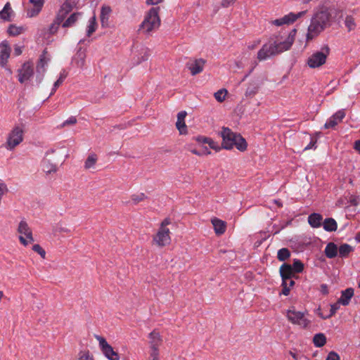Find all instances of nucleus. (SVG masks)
<instances>
[{
	"instance_id": "obj_17",
	"label": "nucleus",
	"mask_w": 360,
	"mask_h": 360,
	"mask_svg": "<svg viewBox=\"0 0 360 360\" xmlns=\"http://www.w3.org/2000/svg\"><path fill=\"white\" fill-rule=\"evenodd\" d=\"M205 63V60L202 58L196 59L188 63V67L191 71V75H195L201 72L203 70Z\"/></svg>"
},
{
	"instance_id": "obj_23",
	"label": "nucleus",
	"mask_w": 360,
	"mask_h": 360,
	"mask_svg": "<svg viewBox=\"0 0 360 360\" xmlns=\"http://www.w3.org/2000/svg\"><path fill=\"white\" fill-rule=\"evenodd\" d=\"M354 295V290L352 288H347L342 292L341 297L338 299L339 303L344 306L349 304V301Z\"/></svg>"
},
{
	"instance_id": "obj_59",
	"label": "nucleus",
	"mask_w": 360,
	"mask_h": 360,
	"mask_svg": "<svg viewBox=\"0 0 360 360\" xmlns=\"http://www.w3.org/2000/svg\"><path fill=\"white\" fill-rule=\"evenodd\" d=\"M259 44H260V40H257V41H254L252 44L248 45V48L250 50H252V49H255Z\"/></svg>"
},
{
	"instance_id": "obj_41",
	"label": "nucleus",
	"mask_w": 360,
	"mask_h": 360,
	"mask_svg": "<svg viewBox=\"0 0 360 360\" xmlns=\"http://www.w3.org/2000/svg\"><path fill=\"white\" fill-rule=\"evenodd\" d=\"M96 17L93 16L89 20V25H88L87 29V35L90 36L93 32L96 31Z\"/></svg>"
},
{
	"instance_id": "obj_46",
	"label": "nucleus",
	"mask_w": 360,
	"mask_h": 360,
	"mask_svg": "<svg viewBox=\"0 0 360 360\" xmlns=\"http://www.w3.org/2000/svg\"><path fill=\"white\" fill-rule=\"evenodd\" d=\"M340 304H341V303H339V301L338 300L336 303L330 305V314L327 316V318L331 317L336 313V311L340 308ZM325 319H326V317Z\"/></svg>"
},
{
	"instance_id": "obj_19",
	"label": "nucleus",
	"mask_w": 360,
	"mask_h": 360,
	"mask_svg": "<svg viewBox=\"0 0 360 360\" xmlns=\"http://www.w3.org/2000/svg\"><path fill=\"white\" fill-rule=\"evenodd\" d=\"M186 115L187 112L186 111H181L177 115L176 127L181 134H186L187 133V127L184 120Z\"/></svg>"
},
{
	"instance_id": "obj_56",
	"label": "nucleus",
	"mask_w": 360,
	"mask_h": 360,
	"mask_svg": "<svg viewBox=\"0 0 360 360\" xmlns=\"http://www.w3.org/2000/svg\"><path fill=\"white\" fill-rule=\"evenodd\" d=\"M195 140L199 143H207L210 138L205 136H198L195 138Z\"/></svg>"
},
{
	"instance_id": "obj_25",
	"label": "nucleus",
	"mask_w": 360,
	"mask_h": 360,
	"mask_svg": "<svg viewBox=\"0 0 360 360\" xmlns=\"http://www.w3.org/2000/svg\"><path fill=\"white\" fill-rule=\"evenodd\" d=\"M324 252L328 258L332 259L338 255V248L336 244L331 242L326 245Z\"/></svg>"
},
{
	"instance_id": "obj_7",
	"label": "nucleus",
	"mask_w": 360,
	"mask_h": 360,
	"mask_svg": "<svg viewBox=\"0 0 360 360\" xmlns=\"http://www.w3.org/2000/svg\"><path fill=\"white\" fill-rule=\"evenodd\" d=\"M17 231L20 234L19 240L22 245L27 246L34 241L32 229L26 221L21 220L19 222Z\"/></svg>"
},
{
	"instance_id": "obj_6",
	"label": "nucleus",
	"mask_w": 360,
	"mask_h": 360,
	"mask_svg": "<svg viewBox=\"0 0 360 360\" xmlns=\"http://www.w3.org/2000/svg\"><path fill=\"white\" fill-rule=\"evenodd\" d=\"M286 317L290 323L302 328H308L311 323L310 320L305 316V313L296 310L294 307L287 310Z\"/></svg>"
},
{
	"instance_id": "obj_13",
	"label": "nucleus",
	"mask_w": 360,
	"mask_h": 360,
	"mask_svg": "<svg viewBox=\"0 0 360 360\" xmlns=\"http://www.w3.org/2000/svg\"><path fill=\"white\" fill-rule=\"evenodd\" d=\"M33 75V68L30 63H25L18 70V81L24 83L28 81Z\"/></svg>"
},
{
	"instance_id": "obj_62",
	"label": "nucleus",
	"mask_w": 360,
	"mask_h": 360,
	"mask_svg": "<svg viewBox=\"0 0 360 360\" xmlns=\"http://www.w3.org/2000/svg\"><path fill=\"white\" fill-rule=\"evenodd\" d=\"M354 148L360 153V139L354 142Z\"/></svg>"
},
{
	"instance_id": "obj_34",
	"label": "nucleus",
	"mask_w": 360,
	"mask_h": 360,
	"mask_svg": "<svg viewBox=\"0 0 360 360\" xmlns=\"http://www.w3.org/2000/svg\"><path fill=\"white\" fill-rule=\"evenodd\" d=\"M259 90V86L255 84H250L245 91V96L252 98Z\"/></svg>"
},
{
	"instance_id": "obj_28",
	"label": "nucleus",
	"mask_w": 360,
	"mask_h": 360,
	"mask_svg": "<svg viewBox=\"0 0 360 360\" xmlns=\"http://www.w3.org/2000/svg\"><path fill=\"white\" fill-rule=\"evenodd\" d=\"M12 13V9L10 5V3H6L2 11H0V18L6 21L11 20V15Z\"/></svg>"
},
{
	"instance_id": "obj_14",
	"label": "nucleus",
	"mask_w": 360,
	"mask_h": 360,
	"mask_svg": "<svg viewBox=\"0 0 360 360\" xmlns=\"http://www.w3.org/2000/svg\"><path fill=\"white\" fill-rule=\"evenodd\" d=\"M345 117V110H340L332 115L324 124L325 129L333 128L340 123Z\"/></svg>"
},
{
	"instance_id": "obj_30",
	"label": "nucleus",
	"mask_w": 360,
	"mask_h": 360,
	"mask_svg": "<svg viewBox=\"0 0 360 360\" xmlns=\"http://www.w3.org/2000/svg\"><path fill=\"white\" fill-rule=\"evenodd\" d=\"M313 342L317 347H321L326 343V338L323 333L316 334L313 338Z\"/></svg>"
},
{
	"instance_id": "obj_55",
	"label": "nucleus",
	"mask_w": 360,
	"mask_h": 360,
	"mask_svg": "<svg viewBox=\"0 0 360 360\" xmlns=\"http://www.w3.org/2000/svg\"><path fill=\"white\" fill-rule=\"evenodd\" d=\"M349 202L354 206H356L359 204L358 197L351 195L349 198Z\"/></svg>"
},
{
	"instance_id": "obj_36",
	"label": "nucleus",
	"mask_w": 360,
	"mask_h": 360,
	"mask_svg": "<svg viewBox=\"0 0 360 360\" xmlns=\"http://www.w3.org/2000/svg\"><path fill=\"white\" fill-rule=\"evenodd\" d=\"M63 20H63V19H60L59 20V16L56 15L54 21L53 22V23L49 27V32H50V34H55L58 31L59 25L61 24V22Z\"/></svg>"
},
{
	"instance_id": "obj_3",
	"label": "nucleus",
	"mask_w": 360,
	"mask_h": 360,
	"mask_svg": "<svg viewBox=\"0 0 360 360\" xmlns=\"http://www.w3.org/2000/svg\"><path fill=\"white\" fill-rule=\"evenodd\" d=\"M160 7H152L146 13L143 22L139 25V31L144 34L150 35L158 30L161 24L159 15Z\"/></svg>"
},
{
	"instance_id": "obj_26",
	"label": "nucleus",
	"mask_w": 360,
	"mask_h": 360,
	"mask_svg": "<svg viewBox=\"0 0 360 360\" xmlns=\"http://www.w3.org/2000/svg\"><path fill=\"white\" fill-rule=\"evenodd\" d=\"M323 229L326 231H335L337 230L338 225L335 220L333 218H327L323 222Z\"/></svg>"
},
{
	"instance_id": "obj_4",
	"label": "nucleus",
	"mask_w": 360,
	"mask_h": 360,
	"mask_svg": "<svg viewBox=\"0 0 360 360\" xmlns=\"http://www.w3.org/2000/svg\"><path fill=\"white\" fill-rule=\"evenodd\" d=\"M169 218H165L160 225L157 233L153 236L152 243L158 248H164L171 243L170 230L167 226L171 224Z\"/></svg>"
},
{
	"instance_id": "obj_43",
	"label": "nucleus",
	"mask_w": 360,
	"mask_h": 360,
	"mask_svg": "<svg viewBox=\"0 0 360 360\" xmlns=\"http://www.w3.org/2000/svg\"><path fill=\"white\" fill-rule=\"evenodd\" d=\"M22 31V28L20 27H17L13 25H11L8 27V32L10 35L16 36L20 34Z\"/></svg>"
},
{
	"instance_id": "obj_10",
	"label": "nucleus",
	"mask_w": 360,
	"mask_h": 360,
	"mask_svg": "<svg viewBox=\"0 0 360 360\" xmlns=\"http://www.w3.org/2000/svg\"><path fill=\"white\" fill-rule=\"evenodd\" d=\"M95 337L98 341L101 349L106 358L109 360H120L119 354L114 351L112 346L107 342L104 338L99 335H96Z\"/></svg>"
},
{
	"instance_id": "obj_31",
	"label": "nucleus",
	"mask_w": 360,
	"mask_h": 360,
	"mask_svg": "<svg viewBox=\"0 0 360 360\" xmlns=\"http://www.w3.org/2000/svg\"><path fill=\"white\" fill-rule=\"evenodd\" d=\"M58 167L56 165L51 163L48 160H44L43 162V170L47 173L56 172Z\"/></svg>"
},
{
	"instance_id": "obj_11",
	"label": "nucleus",
	"mask_w": 360,
	"mask_h": 360,
	"mask_svg": "<svg viewBox=\"0 0 360 360\" xmlns=\"http://www.w3.org/2000/svg\"><path fill=\"white\" fill-rule=\"evenodd\" d=\"M307 13V11L299 12L297 14L290 13L281 18L274 20L271 22L272 25L276 26H281L283 25H289L297 20L299 18L303 16Z\"/></svg>"
},
{
	"instance_id": "obj_33",
	"label": "nucleus",
	"mask_w": 360,
	"mask_h": 360,
	"mask_svg": "<svg viewBox=\"0 0 360 360\" xmlns=\"http://www.w3.org/2000/svg\"><path fill=\"white\" fill-rule=\"evenodd\" d=\"M79 13H74L62 24L63 27H72L77 20Z\"/></svg>"
},
{
	"instance_id": "obj_53",
	"label": "nucleus",
	"mask_w": 360,
	"mask_h": 360,
	"mask_svg": "<svg viewBox=\"0 0 360 360\" xmlns=\"http://www.w3.org/2000/svg\"><path fill=\"white\" fill-rule=\"evenodd\" d=\"M309 138H310V142L307 146L304 147V150H307L312 148L316 143V139H315L314 138L311 137V136Z\"/></svg>"
},
{
	"instance_id": "obj_61",
	"label": "nucleus",
	"mask_w": 360,
	"mask_h": 360,
	"mask_svg": "<svg viewBox=\"0 0 360 360\" xmlns=\"http://www.w3.org/2000/svg\"><path fill=\"white\" fill-rule=\"evenodd\" d=\"M14 53L15 56H20L22 53V49L20 46H16L14 49Z\"/></svg>"
},
{
	"instance_id": "obj_42",
	"label": "nucleus",
	"mask_w": 360,
	"mask_h": 360,
	"mask_svg": "<svg viewBox=\"0 0 360 360\" xmlns=\"http://www.w3.org/2000/svg\"><path fill=\"white\" fill-rule=\"evenodd\" d=\"M34 8L28 9L27 11V15L30 18L36 16L39 14L43 6L33 5Z\"/></svg>"
},
{
	"instance_id": "obj_27",
	"label": "nucleus",
	"mask_w": 360,
	"mask_h": 360,
	"mask_svg": "<svg viewBox=\"0 0 360 360\" xmlns=\"http://www.w3.org/2000/svg\"><path fill=\"white\" fill-rule=\"evenodd\" d=\"M98 160V156L96 153H90L84 162L85 169L94 168Z\"/></svg>"
},
{
	"instance_id": "obj_64",
	"label": "nucleus",
	"mask_w": 360,
	"mask_h": 360,
	"mask_svg": "<svg viewBox=\"0 0 360 360\" xmlns=\"http://www.w3.org/2000/svg\"><path fill=\"white\" fill-rule=\"evenodd\" d=\"M191 153H192L193 154H195V155H199V156L202 155H204V154H205V153L199 152V151H198V150H195V149L191 150Z\"/></svg>"
},
{
	"instance_id": "obj_16",
	"label": "nucleus",
	"mask_w": 360,
	"mask_h": 360,
	"mask_svg": "<svg viewBox=\"0 0 360 360\" xmlns=\"http://www.w3.org/2000/svg\"><path fill=\"white\" fill-rule=\"evenodd\" d=\"M50 61V58L48 55V51L44 49L42 53L40 55L39 61L37 65V72L39 75H43L46 71V67L48 65Z\"/></svg>"
},
{
	"instance_id": "obj_20",
	"label": "nucleus",
	"mask_w": 360,
	"mask_h": 360,
	"mask_svg": "<svg viewBox=\"0 0 360 360\" xmlns=\"http://www.w3.org/2000/svg\"><path fill=\"white\" fill-rule=\"evenodd\" d=\"M111 12H112V9L110 6H103L101 7L100 19H101V23L102 27H108V25H109L108 20H109Z\"/></svg>"
},
{
	"instance_id": "obj_22",
	"label": "nucleus",
	"mask_w": 360,
	"mask_h": 360,
	"mask_svg": "<svg viewBox=\"0 0 360 360\" xmlns=\"http://www.w3.org/2000/svg\"><path fill=\"white\" fill-rule=\"evenodd\" d=\"M212 224L217 235H221L225 232L226 223L224 221L217 218H214L212 219Z\"/></svg>"
},
{
	"instance_id": "obj_2",
	"label": "nucleus",
	"mask_w": 360,
	"mask_h": 360,
	"mask_svg": "<svg viewBox=\"0 0 360 360\" xmlns=\"http://www.w3.org/2000/svg\"><path fill=\"white\" fill-rule=\"evenodd\" d=\"M336 10L332 8L322 7L314 13L311 19V22L307 29V41H310L317 37L327 27L330 26L332 15L336 13Z\"/></svg>"
},
{
	"instance_id": "obj_12",
	"label": "nucleus",
	"mask_w": 360,
	"mask_h": 360,
	"mask_svg": "<svg viewBox=\"0 0 360 360\" xmlns=\"http://www.w3.org/2000/svg\"><path fill=\"white\" fill-rule=\"evenodd\" d=\"M78 1L79 0H65L57 13V15L59 16V20H64L67 15L77 6Z\"/></svg>"
},
{
	"instance_id": "obj_44",
	"label": "nucleus",
	"mask_w": 360,
	"mask_h": 360,
	"mask_svg": "<svg viewBox=\"0 0 360 360\" xmlns=\"http://www.w3.org/2000/svg\"><path fill=\"white\" fill-rule=\"evenodd\" d=\"M32 250L35 252L38 253L41 257V258L45 259V257H46V251L40 246V245L34 244L32 246Z\"/></svg>"
},
{
	"instance_id": "obj_5",
	"label": "nucleus",
	"mask_w": 360,
	"mask_h": 360,
	"mask_svg": "<svg viewBox=\"0 0 360 360\" xmlns=\"http://www.w3.org/2000/svg\"><path fill=\"white\" fill-rule=\"evenodd\" d=\"M330 49L328 45H324L319 51L313 53L307 59V64L311 68H318L326 63Z\"/></svg>"
},
{
	"instance_id": "obj_15",
	"label": "nucleus",
	"mask_w": 360,
	"mask_h": 360,
	"mask_svg": "<svg viewBox=\"0 0 360 360\" xmlns=\"http://www.w3.org/2000/svg\"><path fill=\"white\" fill-rule=\"evenodd\" d=\"M11 49L6 41L0 44V65L5 67L10 56Z\"/></svg>"
},
{
	"instance_id": "obj_51",
	"label": "nucleus",
	"mask_w": 360,
	"mask_h": 360,
	"mask_svg": "<svg viewBox=\"0 0 360 360\" xmlns=\"http://www.w3.org/2000/svg\"><path fill=\"white\" fill-rule=\"evenodd\" d=\"M326 360H340V356L335 352H330Z\"/></svg>"
},
{
	"instance_id": "obj_45",
	"label": "nucleus",
	"mask_w": 360,
	"mask_h": 360,
	"mask_svg": "<svg viewBox=\"0 0 360 360\" xmlns=\"http://www.w3.org/2000/svg\"><path fill=\"white\" fill-rule=\"evenodd\" d=\"M64 78L65 77L61 75L57 79V81L55 82V83L53 84V86L52 91H51V92L50 94V96H52L53 94H54V93L56 92V91L58 88V86L60 85H61V84L63 82Z\"/></svg>"
},
{
	"instance_id": "obj_39",
	"label": "nucleus",
	"mask_w": 360,
	"mask_h": 360,
	"mask_svg": "<svg viewBox=\"0 0 360 360\" xmlns=\"http://www.w3.org/2000/svg\"><path fill=\"white\" fill-rule=\"evenodd\" d=\"M292 267L294 273H301L304 269V264L300 260L295 259Z\"/></svg>"
},
{
	"instance_id": "obj_47",
	"label": "nucleus",
	"mask_w": 360,
	"mask_h": 360,
	"mask_svg": "<svg viewBox=\"0 0 360 360\" xmlns=\"http://www.w3.org/2000/svg\"><path fill=\"white\" fill-rule=\"evenodd\" d=\"M150 356L152 358V360H159L158 347L150 348Z\"/></svg>"
},
{
	"instance_id": "obj_52",
	"label": "nucleus",
	"mask_w": 360,
	"mask_h": 360,
	"mask_svg": "<svg viewBox=\"0 0 360 360\" xmlns=\"http://www.w3.org/2000/svg\"><path fill=\"white\" fill-rule=\"evenodd\" d=\"M282 286H283L282 294H283L284 295H286V296L288 295L290 293V287L288 286V282L282 281Z\"/></svg>"
},
{
	"instance_id": "obj_32",
	"label": "nucleus",
	"mask_w": 360,
	"mask_h": 360,
	"mask_svg": "<svg viewBox=\"0 0 360 360\" xmlns=\"http://www.w3.org/2000/svg\"><path fill=\"white\" fill-rule=\"evenodd\" d=\"M352 251H353V248L347 243L341 245L338 248L339 255L341 257H347Z\"/></svg>"
},
{
	"instance_id": "obj_35",
	"label": "nucleus",
	"mask_w": 360,
	"mask_h": 360,
	"mask_svg": "<svg viewBox=\"0 0 360 360\" xmlns=\"http://www.w3.org/2000/svg\"><path fill=\"white\" fill-rule=\"evenodd\" d=\"M290 256V252L288 248L280 249L277 253V258L279 261L283 262Z\"/></svg>"
},
{
	"instance_id": "obj_54",
	"label": "nucleus",
	"mask_w": 360,
	"mask_h": 360,
	"mask_svg": "<svg viewBox=\"0 0 360 360\" xmlns=\"http://www.w3.org/2000/svg\"><path fill=\"white\" fill-rule=\"evenodd\" d=\"M236 0H221V6L224 8H227L234 4Z\"/></svg>"
},
{
	"instance_id": "obj_8",
	"label": "nucleus",
	"mask_w": 360,
	"mask_h": 360,
	"mask_svg": "<svg viewBox=\"0 0 360 360\" xmlns=\"http://www.w3.org/2000/svg\"><path fill=\"white\" fill-rule=\"evenodd\" d=\"M23 141V130L19 127H15L9 133L6 143L8 150H13Z\"/></svg>"
},
{
	"instance_id": "obj_58",
	"label": "nucleus",
	"mask_w": 360,
	"mask_h": 360,
	"mask_svg": "<svg viewBox=\"0 0 360 360\" xmlns=\"http://www.w3.org/2000/svg\"><path fill=\"white\" fill-rule=\"evenodd\" d=\"M163 1L164 0H146V4L148 5H157Z\"/></svg>"
},
{
	"instance_id": "obj_40",
	"label": "nucleus",
	"mask_w": 360,
	"mask_h": 360,
	"mask_svg": "<svg viewBox=\"0 0 360 360\" xmlns=\"http://www.w3.org/2000/svg\"><path fill=\"white\" fill-rule=\"evenodd\" d=\"M147 197L143 193H141L139 194H133L131 196V200L134 205L138 204L139 202L144 200Z\"/></svg>"
},
{
	"instance_id": "obj_18",
	"label": "nucleus",
	"mask_w": 360,
	"mask_h": 360,
	"mask_svg": "<svg viewBox=\"0 0 360 360\" xmlns=\"http://www.w3.org/2000/svg\"><path fill=\"white\" fill-rule=\"evenodd\" d=\"M292 267L290 264L284 263L280 267V274L282 278V281L288 282L290 278L294 276Z\"/></svg>"
},
{
	"instance_id": "obj_24",
	"label": "nucleus",
	"mask_w": 360,
	"mask_h": 360,
	"mask_svg": "<svg viewBox=\"0 0 360 360\" xmlns=\"http://www.w3.org/2000/svg\"><path fill=\"white\" fill-rule=\"evenodd\" d=\"M323 217L320 214L312 213L308 217V223L313 228H319L322 223Z\"/></svg>"
},
{
	"instance_id": "obj_60",
	"label": "nucleus",
	"mask_w": 360,
	"mask_h": 360,
	"mask_svg": "<svg viewBox=\"0 0 360 360\" xmlns=\"http://www.w3.org/2000/svg\"><path fill=\"white\" fill-rule=\"evenodd\" d=\"M30 2L33 5L43 6L44 0H30Z\"/></svg>"
},
{
	"instance_id": "obj_63",
	"label": "nucleus",
	"mask_w": 360,
	"mask_h": 360,
	"mask_svg": "<svg viewBox=\"0 0 360 360\" xmlns=\"http://www.w3.org/2000/svg\"><path fill=\"white\" fill-rule=\"evenodd\" d=\"M149 58V54L148 53H145L143 56H141V60L139 61V63H141V61L147 60Z\"/></svg>"
},
{
	"instance_id": "obj_9",
	"label": "nucleus",
	"mask_w": 360,
	"mask_h": 360,
	"mask_svg": "<svg viewBox=\"0 0 360 360\" xmlns=\"http://www.w3.org/2000/svg\"><path fill=\"white\" fill-rule=\"evenodd\" d=\"M222 138L221 147L226 150H231L234 146V141L237 139L238 134L233 133L228 127H222L220 132Z\"/></svg>"
},
{
	"instance_id": "obj_29",
	"label": "nucleus",
	"mask_w": 360,
	"mask_h": 360,
	"mask_svg": "<svg viewBox=\"0 0 360 360\" xmlns=\"http://www.w3.org/2000/svg\"><path fill=\"white\" fill-rule=\"evenodd\" d=\"M234 146L240 151H245L248 147L245 139L240 134H238L237 139H235Z\"/></svg>"
},
{
	"instance_id": "obj_1",
	"label": "nucleus",
	"mask_w": 360,
	"mask_h": 360,
	"mask_svg": "<svg viewBox=\"0 0 360 360\" xmlns=\"http://www.w3.org/2000/svg\"><path fill=\"white\" fill-rule=\"evenodd\" d=\"M296 33L297 30L292 29L288 34L287 39L283 41L278 37H271L257 52V60L259 61L266 60L289 50L295 41Z\"/></svg>"
},
{
	"instance_id": "obj_38",
	"label": "nucleus",
	"mask_w": 360,
	"mask_h": 360,
	"mask_svg": "<svg viewBox=\"0 0 360 360\" xmlns=\"http://www.w3.org/2000/svg\"><path fill=\"white\" fill-rule=\"evenodd\" d=\"M345 25L349 31L354 30L356 27V23L354 18L352 15H347L345 20Z\"/></svg>"
},
{
	"instance_id": "obj_37",
	"label": "nucleus",
	"mask_w": 360,
	"mask_h": 360,
	"mask_svg": "<svg viewBox=\"0 0 360 360\" xmlns=\"http://www.w3.org/2000/svg\"><path fill=\"white\" fill-rule=\"evenodd\" d=\"M228 91L226 89H221L214 93V96L218 102L221 103L225 100Z\"/></svg>"
},
{
	"instance_id": "obj_50",
	"label": "nucleus",
	"mask_w": 360,
	"mask_h": 360,
	"mask_svg": "<svg viewBox=\"0 0 360 360\" xmlns=\"http://www.w3.org/2000/svg\"><path fill=\"white\" fill-rule=\"evenodd\" d=\"M207 144L211 148L215 150L216 151H219L221 149V147L218 145V143L213 141L212 139H210Z\"/></svg>"
},
{
	"instance_id": "obj_49",
	"label": "nucleus",
	"mask_w": 360,
	"mask_h": 360,
	"mask_svg": "<svg viewBox=\"0 0 360 360\" xmlns=\"http://www.w3.org/2000/svg\"><path fill=\"white\" fill-rule=\"evenodd\" d=\"M79 360H94L93 356L90 355L89 352H82L79 357Z\"/></svg>"
},
{
	"instance_id": "obj_48",
	"label": "nucleus",
	"mask_w": 360,
	"mask_h": 360,
	"mask_svg": "<svg viewBox=\"0 0 360 360\" xmlns=\"http://www.w3.org/2000/svg\"><path fill=\"white\" fill-rule=\"evenodd\" d=\"M77 123V119L75 117H70L67 120H65L62 124L61 127H64L67 125H73Z\"/></svg>"
},
{
	"instance_id": "obj_57",
	"label": "nucleus",
	"mask_w": 360,
	"mask_h": 360,
	"mask_svg": "<svg viewBox=\"0 0 360 360\" xmlns=\"http://www.w3.org/2000/svg\"><path fill=\"white\" fill-rule=\"evenodd\" d=\"M320 290L323 295L328 294V286L326 284H321Z\"/></svg>"
},
{
	"instance_id": "obj_21",
	"label": "nucleus",
	"mask_w": 360,
	"mask_h": 360,
	"mask_svg": "<svg viewBox=\"0 0 360 360\" xmlns=\"http://www.w3.org/2000/svg\"><path fill=\"white\" fill-rule=\"evenodd\" d=\"M150 348L159 347L162 343V338L160 333L155 330L149 334Z\"/></svg>"
}]
</instances>
